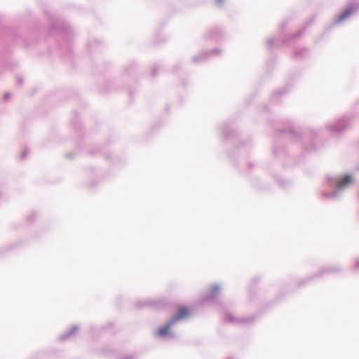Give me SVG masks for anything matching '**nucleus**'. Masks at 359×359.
I'll list each match as a JSON object with an SVG mask.
<instances>
[{
	"instance_id": "obj_1",
	"label": "nucleus",
	"mask_w": 359,
	"mask_h": 359,
	"mask_svg": "<svg viewBox=\"0 0 359 359\" xmlns=\"http://www.w3.org/2000/svg\"><path fill=\"white\" fill-rule=\"evenodd\" d=\"M190 315V311L185 306H179L177 313L171 318V323H175L176 322L183 320Z\"/></svg>"
},
{
	"instance_id": "obj_2",
	"label": "nucleus",
	"mask_w": 359,
	"mask_h": 359,
	"mask_svg": "<svg viewBox=\"0 0 359 359\" xmlns=\"http://www.w3.org/2000/svg\"><path fill=\"white\" fill-rule=\"evenodd\" d=\"M173 323H171V320H170V322L166 324L165 326L159 328L157 332H156V334L158 336H160V337H162V336H164L165 334H167L170 330V326L172 325Z\"/></svg>"
},
{
	"instance_id": "obj_3",
	"label": "nucleus",
	"mask_w": 359,
	"mask_h": 359,
	"mask_svg": "<svg viewBox=\"0 0 359 359\" xmlns=\"http://www.w3.org/2000/svg\"><path fill=\"white\" fill-rule=\"evenodd\" d=\"M352 180L350 176H345L342 179L339 180L338 182V187L339 188H343L345 186L349 184L351 182Z\"/></svg>"
},
{
	"instance_id": "obj_4",
	"label": "nucleus",
	"mask_w": 359,
	"mask_h": 359,
	"mask_svg": "<svg viewBox=\"0 0 359 359\" xmlns=\"http://www.w3.org/2000/svg\"><path fill=\"white\" fill-rule=\"evenodd\" d=\"M219 291V287L218 285H214L210 288V294L212 295L216 294Z\"/></svg>"
}]
</instances>
